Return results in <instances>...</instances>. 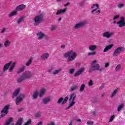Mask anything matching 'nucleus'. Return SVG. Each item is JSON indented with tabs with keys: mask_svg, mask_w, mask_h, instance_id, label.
<instances>
[{
	"mask_svg": "<svg viewBox=\"0 0 125 125\" xmlns=\"http://www.w3.org/2000/svg\"><path fill=\"white\" fill-rule=\"evenodd\" d=\"M36 35L38 37V40H42L44 37H46L45 34L42 32L37 33Z\"/></svg>",
	"mask_w": 125,
	"mask_h": 125,
	"instance_id": "11",
	"label": "nucleus"
},
{
	"mask_svg": "<svg viewBox=\"0 0 125 125\" xmlns=\"http://www.w3.org/2000/svg\"><path fill=\"white\" fill-rule=\"evenodd\" d=\"M98 71H99L100 72H103V71H104V67L101 68H99Z\"/></svg>",
	"mask_w": 125,
	"mask_h": 125,
	"instance_id": "57",
	"label": "nucleus"
},
{
	"mask_svg": "<svg viewBox=\"0 0 125 125\" xmlns=\"http://www.w3.org/2000/svg\"><path fill=\"white\" fill-rule=\"evenodd\" d=\"M57 28V27L55 25L52 26L50 27V31L53 32V31H55V30H56Z\"/></svg>",
	"mask_w": 125,
	"mask_h": 125,
	"instance_id": "42",
	"label": "nucleus"
},
{
	"mask_svg": "<svg viewBox=\"0 0 125 125\" xmlns=\"http://www.w3.org/2000/svg\"><path fill=\"white\" fill-rule=\"evenodd\" d=\"M118 92V89H115L113 92H112L110 97H114Z\"/></svg>",
	"mask_w": 125,
	"mask_h": 125,
	"instance_id": "34",
	"label": "nucleus"
},
{
	"mask_svg": "<svg viewBox=\"0 0 125 125\" xmlns=\"http://www.w3.org/2000/svg\"><path fill=\"white\" fill-rule=\"evenodd\" d=\"M83 71H84V68L82 67L80 69H79L76 73H75L74 77H78V76H80L81 74L83 73Z\"/></svg>",
	"mask_w": 125,
	"mask_h": 125,
	"instance_id": "12",
	"label": "nucleus"
},
{
	"mask_svg": "<svg viewBox=\"0 0 125 125\" xmlns=\"http://www.w3.org/2000/svg\"><path fill=\"white\" fill-rule=\"evenodd\" d=\"M76 97H77V96H75L73 97V98L72 99V102H75V99H76Z\"/></svg>",
	"mask_w": 125,
	"mask_h": 125,
	"instance_id": "58",
	"label": "nucleus"
},
{
	"mask_svg": "<svg viewBox=\"0 0 125 125\" xmlns=\"http://www.w3.org/2000/svg\"><path fill=\"white\" fill-rule=\"evenodd\" d=\"M44 93H45V88L44 87H42L41 89L40 92L39 93L40 97H42V96H43V95H44Z\"/></svg>",
	"mask_w": 125,
	"mask_h": 125,
	"instance_id": "19",
	"label": "nucleus"
},
{
	"mask_svg": "<svg viewBox=\"0 0 125 125\" xmlns=\"http://www.w3.org/2000/svg\"><path fill=\"white\" fill-rule=\"evenodd\" d=\"M36 118H41L42 117V113L38 112L35 114Z\"/></svg>",
	"mask_w": 125,
	"mask_h": 125,
	"instance_id": "41",
	"label": "nucleus"
},
{
	"mask_svg": "<svg viewBox=\"0 0 125 125\" xmlns=\"http://www.w3.org/2000/svg\"><path fill=\"white\" fill-rule=\"evenodd\" d=\"M70 4V2H67L66 4H64V7H66V6H68Z\"/></svg>",
	"mask_w": 125,
	"mask_h": 125,
	"instance_id": "61",
	"label": "nucleus"
},
{
	"mask_svg": "<svg viewBox=\"0 0 125 125\" xmlns=\"http://www.w3.org/2000/svg\"><path fill=\"white\" fill-rule=\"evenodd\" d=\"M100 68V64H96V65H91V68L89 70V73L93 71H98Z\"/></svg>",
	"mask_w": 125,
	"mask_h": 125,
	"instance_id": "9",
	"label": "nucleus"
},
{
	"mask_svg": "<svg viewBox=\"0 0 125 125\" xmlns=\"http://www.w3.org/2000/svg\"><path fill=\"white\" fill-rule=\"evenodd\" d=\"M70 108H71V106L69 105L68 106L66 107L65 110H68V109H70Z\"/></svg>",
	"mask_w": 125,
	"mask_h": 125,
	"instance_id": "63",
	"label": "nucleus"
},
{
	"mask_svg": "<svg viewBox=\"0 0 125 125\" xmlns=\"http://www.w3.org/2000/svg\"><path fill=\"white\" fill-rule=\"evenodd\" d=\"M25 7H26V5L24 4H21L19 6H18L16 8V10H17V11H20V10H22V9H24Z\"/></svg>",
	"mask_w": 125,
	"mask_h": 125,
	"instance_id": "17",
	"label": "nucleus"
},
{
	"mask_svg": "<svg viewBox=\"0 0 125 125\" xmlns=\"http://www.w3.org/2000/svg\"><path fill=\"white\" fill-rule=\"evenodd\" d=\"M74 123V119H73L71 122L70 123L69 125H73V123Z\"/></svg>",
	"mask_w": 125,
	"mask_h": 125,
	"instance_id": "60",
	"label": "nucleus"
},
{
	"mask_svg": "<svg viewBox=\"0 0 125 125\" xmlns=\"http://www.w3.org/2000/svg\"><path fill=\"white\" fill-rule=\"evenodd\" d=\"M11 43L10 42V41H8V40H6V42H4V45L5 46V47H8V46H9V45H10V44Z\"/></svg>",
	"mask_w": 125,
	"mask_h": 125,
	"instance_id": "23",
	"label": "nucleus"
},
{
	"mask_svg": "<svg viewBox=\"0 0 125 125\" xmlns=\"http://www.w3.org/2000/svg\"><path fill=\"white\" fill-rule=\"evenodd\" d=\"M75 93H72L70 96V98H69V101H72V99L73 98V97H74V96H75Z\"/></svg>",
	"mask_w": 125,
	"mask_h": 125,
	"instance_id": "45",
	"label": "nucleus"
},
{
	"mask_svg": "<svg viewBox=\"0 0 125 125\" xmlns=\"http://www.w3.org/2000/svg\"><path fill=\"white\" fill-rule=\"evenodd\" d=\"M97 62V61L96 60L93 61L91 63V66L94 65V64H95V63H96Z\"/></svg>",
	"mask_w": 125,
	"mask_h": 125,
	"instance_id": "53",
	"label": "nucleus"
},
{
	"mask_svg": "<svg viewBox=\"0 0 125 125\" xmlns=\"http://www.w3.org/2000/svg\"><path fill=\"white\" fill-rule=\"evenodd\" d=\"M63 100H64V98H63V97H61L60 99H59L57 102L58 104H60L62 103V102H63Z\"/></svg>",
	"mask_w": 125,
	"mask_h": 125,
	"instance_id": "40",
	"label": "nucleus"
},
{
	"mask_svg": "<svg viewBox=\"0 0 125 125\" xmlns=\"http://www.w3.org/2000/svg\"><path fill=\"white\" fill-rule=\"evenodd\" d=\"M93 124H94V123L92 121H88L86 123V124L88 125H92Z\"/></svg>",
	"mask_w": 125,
	"mask_h": 125,
	"instance_id": "44",
	"label": "nucleus"
},
{
	"mask_svg": "<svg viewBox=\"0 0 125 125\" xmlns=\"http://www.w3.org/2000/svg\"><path fill=\"white\" fill-rule=\"evenodd\" d=\"M89 86H92L93 85V81L92 80H90L89 82Z\"/></svg>",
	"mask_w": 125,
	"mask_h": 125,
	"instance_id": "48",
	"label": "nucleus"
},
{
	"mask_svg": "<svg viewBox=\"0 0 125 125\" xmlns=\"http://www.w3.org/2000/svg\"><path fill=\"white\" fill-rule=\"evenodd\" d=\"M125 50V48L123 47H119L116 48L113 54V57H116V56H118L122 53V52H124Z\"/></svg>",
	"mask_w": 125,
	"mask_h": 125,
	"instance_id": "4",
	"label": "nucleus"
},
{
	"mask_svg": "<svg viewBox=\"0 0 125 125\" xmlns=\"http://www.w3.org/2000/svg\"><path fill=\"white\" fill-rule=\"evenodd\" d=\"M124 104H122L120 105H119L117 109L118 112H120L121 111V110H122V109H123V108H124Z\"/></svg>",
	"mask_w": 125,
	"mask_h": 125,
	"instance_id": "37",
	"label": "nucleus"
},
{
	"mask_svg": "<svg viewBox=\"0 0 125 125\" xmlns=\"http://www.w3.org/2000/svg\"><path fill=\"white\" fill-rule=\"evenodd\" d=\"M43 19V16L42 15L40 14L36 16L33 20V21L34 22V26H38V25L41 24Z\"/></svg>",
	"mask_w": 125,
	"mask_h": 125,
	"instance_id": "2",
	"label": "nucleus"
},
{
	"mask_svg": "<svg viewBox=\"0 0 125 125\" xmlns=\"http://www.w3.org/2000/svg\"><path fill=\"white\" fill-rule=\"evenodd\" d=\"M48 57H49V54L48 53H45L41 56V59L43 61L46 59H47Z\"/></svg>",
	"mask_w": 125,
	"mask_h": 125,
	"instance_id": "15",
	"label": "nucleus"
},
{
	"mask_svg": "<svg viewBox=\"0 0 125 125\" xmlns=\"http://www.w3.org/2000/svg\"><path fill=\"white\" fill-rule=\"evenodd\" d=\"M38 95H39V93H38V92H35L33 95V97L34 99H37V98H38Z\"/></svg>",
	"mask_w": 125,
	"mask_h": 125,
	"instance_id": "38",
	"label": "nucleus"
},
{
	"mask_svg": "<svg viewBox=\"0 0 125 125\" xmlns=\"http://www.w3.org/2000/svg\"><path fill=\"white\" fill-rule=\"evenodd\" d=\"M17 14V12L14 11L9 15V17H12Z\"/></svg>",
	"mask_w": 125,
	"mask_h": 125,
	"instance_id": "32",
	"label": "nucleus"
},
{
	"mask_svg": "<svg viewBox=\"0 0 125 125\" xmlns=\"http://www.w3.org/2000/svg\"><path fill=\"white\" fill-rule=\"evenodd\" d=\"M113 35H114L113 32L110 33L109 31H106L103 34V37L104 38H107V39H110Z\"/></svg>",
	"mask_w": 125,
	"mask_h": 125,
	"instance_id": "10",
	"label": "nucleus"
},
{
	"mask_svg": "<svg viewBox=\"0 0 125 125\" xmlns=\"http://www.w3.org/2000/svg\"><path fill=\"white\" fill-rule=\"evenodd\" d=\"M96 54H97V53L95 51L88 53V56H93L94 55H96Z\"/></svg>",
	"mask_w": 125,
	"mask_h": 125,
	"instance_id": "33",
	"label": "nucleus"
},
{
	"mask_svg": "<svg viewBox=\"0 0 125 125\" xmlns=\"http://www.w3.org/2000/svg\"><path fill=\"white\" fill-rule=\"evenodd\" d=\"M61 71H62V69H61V68L56 70L53 71L52 75H53L54 76L55 75H57L58 74H59V72H61Z\"/></svg>",
	"mask_w": 125,
	"mask_h": 125,
	"instance_id": "25",
	"label": "nucleus"
},
{
	"mask_svg": "<svg viewBox=\"0 0 125 125\" xmlns=\"http://www.w3.org/2000/svg\"><path fill=\"white\" fill-rule=\"evenodd\" d=\"M69 99V97L67 96L65 98L64 100H63L62 105H64V104H65L66 102H68V100Z\"/></svg>",
	"mask_w": 125,
	"mask_h": 125,
	"instance_id": "30",
	"label": "nucleus"
},
{
	"mask_svg": "<svg viewBox=\"0 0 125 125\" xmlns=\"http://www.w3.org/2000/svg\"><path fill=\"white\" fill-rule=\"evenodd\" d=\"M67 11V8L64 9H60L58 10L56 13V15H60L61 14H63V13H65Z\"/></svg>",
	"mask_w": 125,
	"mask_h": 125,
	"instance_id": "14",
	"label": "nucleus"
},
{
	"mask_svg": "<svg viewBox=\"0 0 125 125\" xmlns=\"http://www.w3.org/2000/svg\"><path fill=\"white\" fill-rule=\"evenodd\" d=\"M120 21H121V22H125V18H124V17L121 18V20Z\"/></svg>",
	"mask_w": 125,
	"mask_h": 125,
	"instance_id": "56",
	"label": "nucleus"
},
{
	"mask_svg": "<svg viewBox=\"0 0 125 125\" xmlns=\"http://www.w3.org/2000/svg\"><path fill=\"white\" fill-rule=\"evenodd\" d=\"M25 94H21L20 95L18 96L16 99V105H19L21 102L23 101V99L25 98Z\"/></svg>",
	"mask_w": 125,
	"mask_h": 125,
	"instance_id": "6",
	"label": "nucleus"
},
{
	"mask_svg": "<svg viewBox=\"0 0 125 125\" xmlns=\"http://www.w3.org/2000/svg\"><path fill=\"white\" fill-rule=\"evenodd\" d=\"M109 66H110V63L109 62L105 63L104 65V68H108V67Z\"/></svg>",
	"mask_w": 125,
	"mask_h": 125,
	"instance_id": "49",
	"label": "nucleus"
},
{
	"mask_svg": "<svg viewBox=\"0 0 125 125\" xmlns=\"http://www.w3.org/2000/svg\"><path fill=\"white\" fill-rule=\"evenodd\" d=\"M53 70V67H49V69H48L49 73H50V72H52Z\"/></svg>",
	"mask_w": 125,
	"mask_h": 125,
	"instance_id": "51",
	"label": "nucleus"
},
{
	"mask_svg": "<svg viewBox=\"0 0 125 125\" xmlns=\"http://www.w3.org/2000/svg\"><path fill=\"white\" fill-rule=\"evenodd\" d=\"M11 63H12V62L10 61L9 63H6L3 67V71L5 72V71H7L8 67L11 65Z\"/></svg>",
	"mask_w": 125,
	"mask_h": 125,
	"instance_id": "16",
	"label": "nucleus"
},
{
	"mask_svg": "<svg viewBox=\"0 0 125 125\" xmlns=\"http://www.w3.org/2000/svg\"><path fill=\"white\" fill-rule=\"evenodd\" d=\"M105 96V93H103L101 94V97H104Z\"/></svg>",
	"mask_w": 125,
	"mask_h": 125,
	"instance_id": "62",
	"label": "nucleus"
},
{
	"mask_svg": "<svg viewBox=\"0 0 125 125\" xmlns=\"http://www.w3.org/2000/svg\"><path fill=\"white\" fill-rule=\"evenodd\" d=\"M97 47L96 45H92L89 47V49L91 51H93L96 49Z\"/></svg>",
	"mask_w": 125,
	"mask_h": 125,
	"instance_id": "24",
	"label": "nucleus"
},
{
	"mask_svg": "<svg viewBox=\"0 0 125 125\" xmlns=\"http://www.w3.org/2000/svg\"><path fill=\"white\" fill-rule=\"evenodd\" d=\"M113 46H114V44H109V45L106 46L105 47V48L104 49L103 52H107L108 51V50H109V49H111V48H112L113 47Z\"/></svg>",
	"mask_w": 125,
	"mask_h": 125,
	"instance_id": "18",
	"label": "nucleus"
},
{
	"mask_svg": "<svg viewBox=\"0 0 125 125\" xmlns=\"http://www.w3.org/2000/svg\"><path fill=\"white\" fill-rule=\"evenodd\" d=\"M13 118L12 117H10L6 122L4 124V125H10V123L12 122Z\"/></svg>",
	"mask_w": 125,
	"mask_h": 125,
	"instance_id": "22",
	"label": "nucleus"
},
{
	"mask_svg": "<svg viewBox=\"0 0 125 125\" xmlns=\"http://www.w3.org/2000/svg\"><path fill=\"white\" fill-rule=\"evenodd\" d=\"M115 119V115H113L111 116L110 119H109V122L111 123Z\"/></svg>",
	"mask_w": 125,
	"mask_h": 125,
	"instance_id": "46",
	"label": "nucleus"
},
{
	"mask_svg": "<svg viewBox=\"0 0 125 125\" xmlns=\"http://www.w3.org/2000/svg\"><path fill=\"white\" fill-rule=\"evenodd\" d=\"M22 76L24 78V80L28 79H31L33 77V74L30 71H26L22 74Z\"/></svg>",
	"mask_w": 125,
	"mask_h": 125,
	"instance_id": "8",
	"label": "nucleus"
},
{
	"mask_svg": "<svg viewBox=\"0 0 125 125\" xmlns=\"http://www.w3.org/2000/svg\"><path fill=\"white\" fill-rule=\"evenodd\" d=\"M36 125H42V122H39Z\"/></svg>",
	"mask_w": 125,
	"mask_h": 125,
	"instance_id": "59",
	"label": "nucleus"
},
{
	"mask_svg": "<svg viewBox=\"0 0 125 125\" xmlns=\"http://www.w3.org/2000/svg\"><path fill=\"white\" fill-rule=\"evenodd\" d=\"M84 87H85V85L84 84H82L81 85L80 88L79 89V91H80V92H83V91L84 90Z\"/></svg>",
	"mask_w": 125,
	"mask_h": 125,
	"instance_id": "29",
	"label": "nucleus"
},
{
	"mask_svg": "<svg viewBox=\"0 0 125 125\" xmlns=\"http://www.w3.org/2000/svg\"><path fill=\"white\" fill-rule=\"evenodd\" d=\"M5 31H6V28H3L2 29V30L0 31V33L3 34V33H4V32H5Z\"/></svg>",
	"mask_w": 125,
	"mask_h": 125,
	"instance_id": "55",
	"label": "nucleus"
},
{
	"mask_svg": "<svg viewBox=\"0 0 125 125\" xmlns=\"http://www.w3.org/2000/svg\"><path fill=\"white\" fill-rule=\"evenodd\" d=\"M24 20V17H21L18 20V21H17V24H20V23H22V22H23Z\"/></svg>",
	"mask_w": 125,
	"mask_h": 125,
	"instance_id": "31",
	"label": "nucleus"
},
{
	"mask_svg": "<svg viewBox=\"0 0 125 125\" xmlns=\"http://www.w3.org/2000/svg\"><path fill=\"white\" fill-rule=\"evenodd\" d=\"M19 92H20V89L19 88L16 89L13 94V98H14V97H16V96H17V95L19 94Z\"/></svg>",
	"mask_w": 125,
	"mask_h": 125,
	"instance_id": "20",
	"label": "nucleus"
},
{
	"mask_svg": "<svg viewBox=\"0 0 125 125\" xmlns=\"http://www.w3.org/2000/svg\"><path fill=\"white\" fill-rule=\"evenodd\" d=\"M9 108H10V104H7L3 108L1 111V114H2L0 115V118H4L5 116L7 115Z\"/></svg>",
	"mask_w": 125,
	"mask_h": 125,
	"instance_id": "3",
	"label": "nucleus"
},
{
	"mask_svg": "<svg viewBox=\"0 0 125 125\" xmlns=\"http://www.w3.org/2000/svg\"><path fill=\"white\" fill-rule=\"evenodd\" d=\"M25 79L24 78V77L22 75H21V76L17 80V83H22V82H23V81H25Z\"/></svg>",
	"mask_w": 125,
	"mask_h": 125,
	"instance_id": "21",
	"label": "nucleus"
},
{
	"mask_svg": "<svg viewBox=\"0 0 125 125\" xmlns=\"http://www.w3.org/2000/svg\"><path fill=\"white\" fill-rule=\"evenodd\" d=\"M121 70V64H118L115 68V71H120Z\"/></svg>",
	"mask_w": 125,
	"mask_h": 125,
	"instance_id": "43",
	"label": "nucleus"
},
{
	"mask_svg": "<svg viewBox=\"0 0 125 125\" xmlns=\"http://www.w3.org/2000/svg\"><path fill=\"white\" fill-rule=\"evenodd\" d=\"M61 48H62V49H65V47H66V45H65V44H62V45L61 46Z\"/></svg>",
	"mask_w": 125,
	"mask_h": 125,
	"instance_id": "54",
	"label": "nucleus"
},
{
	"mask_svg": "<svg viewBox=\"0 0 125 125\" xmlns=\"http://www.w3.org/2000/svg\"><path fill=\"white\" fill-rule=\"evenodd\" d=\"M87 23L86 22V21H81L80 22L76 24L74 26V29H80L81 28H83V27H84L85 25H86Z\"/></svg>",
	"mask_w": 125,
	"mask_h": 125,
	"instance_id": "7",
	"label": "nucleus"
},
{
	"mask_svg": "<svg viewBox=\"0 0 125 125\" xmlns=\"http://www.w3.org/2000/svg\"><path fill=\"white\" fill-rule=\"evenodd\" d=\"M47 125H54V123H51L47 124Z\"/></svg>",
	"mask_w": 125,
	"mask_h": 125,
	"instance_id": "64",
	"label": "nucleus"
},
{
	"mask_svg": "<svg viewBox=\"0 0 125 125\" xmlns=\"http://www.w3.org/2000/svg\"><path fill=\"white\" fill-rule=\"evenodd\" d=\"M124 6H125V4H124L123 3L119 4L118 5V7H119V8H122L124 7Z\"/></svg>",
	"mask_w": 125,
	"mask_h": 125,
	"instance_id": "47",
	"label": "nucleus"
},
{
	"mask_svg": "<svg viewBox=\"0 0 125 125\" xmlns=\"http://www.w3.org/2000/svg\"><path fill=\"white\" fill-rule=\"evenodd\" d=\"M91 8H94L93 10L91 11V13L93 15L96 14V13H98L99 14H100L101 10H98V8H99V5L98 4H93V5L91 7Z\"/></svg>",
	"mask_w": 125,
	"mask_h": 125,
	"instance_id": "5",
	"label": "nucleus"
},
{
	"mask_svg": "<svg viewBox=\"0 0 125 125\" xmlns=\"http://www.w3.org/2000/svg\"><path fill=\"white\" fill-rule=\"evenodd\" d=\"M119 17H120V16L119 15L114 16V17L113 18V20H116L119 19Z\"/></svg>",
	"mask_w": 125,
	"mask_h": 125,
	"instance_id": "52",
	"label": "nucleus"
},
{
	"mask_svg": "<svg viewBox=\"0 0 125 125\" xmlns=\"http://www.w3.org/2000/svg\"><path fill=\"white\" fill-rule=\"evenodd\" d=\"M78 87H79V86L75 85L72 87H71L70 90L71 91H75V90H77V89H78Z\"/></svg>",
	"mask_w": 125,
	"mask_h": 125,
	"instance_id": "28",
	"label": "nucleus"
},
{
	"mask_svg": "<svg viewBox=\"0 0 125 125\" xmlns=\"http://www.w3.org/2000/svg\"><path fill=\"white\" fill-rule=\"evenodd\" d=\"M51 100V98H50V97H48L47 98H44L42 100V103L44 105H46L47 103H49V102H50Z\"/></svg>",
	"mask_w": 125,
	"mask_h": 125,
	"instance_id": "13",
	"label": "nucleus"
},
{
	"mask_svg": "<svg viewBox=\"0 0 125 125\" xmlns=\"http://www.w3.org/2000/svg\"><path fill=\"white\" fill-rule=\"evenodd\" d=\"M15 67V62H14L9 69V72H12L13 68Z\"/></svg>",
	"mask_w": 125,
	"mask_h": 125,
	"instance_id": "35",
	"label": "nucleus"
},
{
	"mask_svg": "<svg viewBox=\"0 0 125 125\" xmlns=\"http://www.w3.org/2000/svg\"><path fill=\"white\" fill-rule=\"evenodd\" d=\"M32 62H33V59H30L29 61L25 64L26 66H29L30 64H32Z\"/></svg>",
	"mask_w": 125,
	"mask_h": 125,
	"instance_id": "36",
	"label": "nucleus"
},
{
	"mask_svg": "<svg viewBox=\"0 0 125 125\" xmlns=\"http://www.w3.org/2000/svg\"><path fill=\"white\" fill-rule=\"evenodd\" d=\"M25 68L26 67L25 66H23L22 67L20 68L19 71H17V74H20L21 72H23Z\"/></svg>",
	"mask_w": 125,
	"mask_h": 125,
	"instance_id": "27",
	"label": "nucleus"
},
{
	"mask_svg": "<svg viewBox=\"0 0 125 125\" xmlns=\"http://www.w3.org/2000/svg\"><path fill=\"white\" fill-rule=\"evenodd\" d=\"M75 103H76V102H72L71 103H70L69 104L70 106L73 107V105H75Z\"/></svg>",
	"mask_w": 125,
	"mask_h": 125,
	"instance_id": "50",
	"label": "nucleus"
},
{
	"mask_svg": "<svg viewBox=\"0 0 125 125\" xmlns=\"http://www.w3.org/2000/svg\"><path fill=\"white\" fill-rule=\"evenodd\" d=\"M22 124H23V119L20 118L18 120L15 125H22Z\"/></svg>",
	"mask_w": 125,
	"mask_h": 125,
	"instance_id": "26",
	"label": "nucleus"
},
{
	"mask_svg": "<svg viewBox=\"0 0 125 125\" xmlns=\"http://www.w3.org/2000/svg\"><path fill=\"white\" fill-rule=\"evenodd\" d=\"M76 70V69L75 68H72L71 69H70L69 71V74H70L71 75H72L73 73L75 72V71Z\"/></svg>",
	"mask_w": 125,
	"mask_h": 125,
	"instance_id": "39",
	"label": "nucleus"
},
{
	"mask_svg": "<svg viewBox=\"0 0 125 125\" xmlns=\"http://www.w3.org/2000/svg\"><path fill=\"white\" fill-rule=\"evenodd\" d=\"M64 58H67V62H71L77 58V52L74 50H70L65 53L64 55Z\"/></svg>",
	"mask_w": 125,
	"mask_h": 125,
	"instance_id": "1",
	"label": "nucleus"
}]
</instances>
